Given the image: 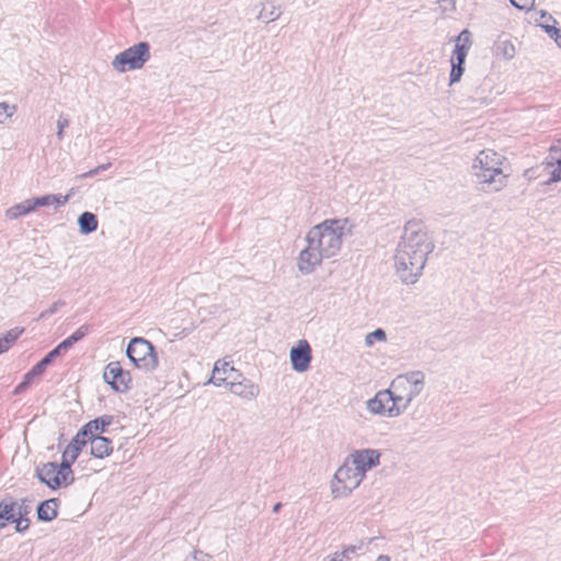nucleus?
Segmentation results:
<instances>
[{
	"mask_svg": "<svg viewBox=\"0 0 561 561\" xmlns=\"http://www.w3.org/2000/svg\"><path fill=\"white\" fill-rule=\"evenodd\" d=\"M110 167H111V163H105V164H101V165H99V169H100V170H101V172H102V171L107 170Z\"/></svg>",
	"mask_w": 561,
	"mask_h": 561,
	"instance_id": "nucleus-49",
	"label": "nucleus"
},
{
	"mask_svg": "<svg viewBox=\"0 0 561 561\" xmlns=\"http://www.w3.org/2000/svg\"><path fill=\"white\" fill-rule=\"evenodd\" d=\"M35 210L32 198L25 199L19 204L9 207L5 210V217L10 220L18 219L22 216H26Z\"/></svg>",
	"mask_w": 561,
	"mask_h": 561,
	"instance_id": "nucleus-21",
	"label": "nucleus"
},
{
	"mask_svg": "<svg viewBox=\"0 0 561 561\" xmlns=\"http://www.w3.org/2000/svg\"><path fill=\"white\" fill-rule=\"evenodd\" d=\"M425 388V374L422 370H411L398 375L391 382L390 389L394 403L390 405L389 416H399Z\"/></svg>",
	"mask_w": 561,
	"mask_h": 561,
	"instance_id": "nucleus-3",
	"label": "nucleus"
},
{
	"mask_svg": "<svg viewBox=\"0 0 561 561\" xmlns=\"http://www.w3.org/2000/svg\"><path fill=\"white\" fill-rule=\"evenodd\" d=\"M47 364L44 363L43 359H41L28 373L34 377H39L44 374L45 369L47 368Z\"/></svg>",
	"mask_w": 561,
	"mask_h": 561,
	"instance_id": "nucleus-37",
	"label": "nucleus"
},
{
	"mask_svg": "<svg viewBox=\"0 0 561 561\" xmlns=\"http://www.w3.org/2000/svg\"><path fill=\"white\" fill-rule=\"evenodd\" d=\"M503 156L485 149L476 157L472 170L481 184L488 186L490 192H500L507 185V176L502 171Z\"/></svg>",
	"mask_w": 561,
	"mask_h": 561,
	"instance_id": "nucleus-4",
	"label": "nucleus"
},
{
	"mask_svg": "<svg viewBox=\"0 0 561 561\" xmlns=\"http://www.w3.org/2000/svg\"><path fill=\"white\" fill-rule=\"evenodd\" d=\"M229 390L243 400H255L260 394V387L244 377H236L228 382Z\"/></svg>",
	"mask_w": 561,
	"mask_h": 561,
	"instance_id": "nucleus-13",
	"label": "nucleus"
},
{
	"mask_svg": "<svg viewBox=\"0 0 561 561\" xmlns=\"http://www.w3.org/2000/svg\"><path fill=\"white\" fill-rule=\"evenodd\" d=\"M65 305H66V302L64 300H57L54 304H51V306L49 308H47L46 310L41 312L38 318L44 319V318L50 317L51 314L56 313L59 310V308L64 307Z\"/></svg>",
	"mask_w": 561,
	"mask_h": 561,
	"instance_id": "nucleus-30",
	"label": "nucleus"
},
{
	"mask_svg": "<svg viewBox=\"0 0 561 561\" xmlns=\"http://www.w3.org/2000/svg\"><path fill=\"white\" fill-rule=\"evenodd\" d=\"M236 377H241V374L227 362H216L213 369V375L206 383H213L217 387L222 385L228 386V382Z\"/></svg>",
	"mask_w": 561,
	"mask_h": 561,
	"instance_id": "nucleus-15",
	"label": "nucleus"
},
{
	"mask_svg": "<svg viewBox=\"0 0 561 561\" xmlns=\"http://www.w3.org/2000/svg\"><path fill=\"white\" fill-rule=\"evenodd\" d=\"M322 561H343V559H341L339 552H335L331 556L325 557Z\"/></svg>",
	"mask_w": 561,
	"mask_h": 561,
	"instance_id": "nucleus-45",
	"label": "nucleus"
},
{
	"mask_svg": "<svg viewBox=\"0 0 561 561\" xmlns=\"http://www.w3.org/2000/svg\"><path fill=\"white\" fill-rule=\"evenodd\" d=\"M280 15V12L278 9H276L275 7H272V10L270 12H266L265 9H263L261 12H260V15L259 18L260 19H264L266 20L267 22H272V21H275L276 19H278Z\"/></svg>",
	"mask_w": 561,
	"mask_h": 561,
	"instance_id": "nucleus-33",
	"label": "nucleus"
},
{
	"mask_svg": "<svg viewBox=\"0 0 561 561\" xmlns=\"http://www.w3.org/2000/svg\"><path fill=\"white\" fill-rule=\"evenodd\" d=\"M16 111L15 105H10L7 102L0 103V124H3L5 119L11 118Z\"/></svg>",
	"mask_w": 561,
	"mask_h": 561,
	"instance_id": "nucleus-27",
	"label": "nucleus"
},
{
	"mask_svg": "<svg viewBox=\"0 0 561 561\" xmlns=\"http://www.w3.org/2000/svg\"><path fill=\"white\" fill-rule=\"evenodd\" d=\"M36 476L41 482L45 483L51 490L68 486L75 480L71 468L62 461L59 465L56 462H46L37 467Z\"/></svg>",
	"mask_w": 561,
	"mask_h": 561,
	"instance_id": "nucleus-8",
	"label": "nucleus"
},
{
	"mask_svg": "<svg viewBox=\"0 0 561 561\" xmlns=\"http://www.w3.org/2000/svg\"><path fill=\"white\" fill-rule=\"evenodd\" d=\"M24 329L22 328H13L9 330L3 336H1L8 344L12 346V344L20 337L23 333Z\"/></svg>",
	"mask_w": 561,
	"mask_h": 561,
	"instance_id": "nucleus-29",
	"label": "nucleus"
},
{
	"mask_svg": "<svg viewBox=\"0 0 561 561\" xmlns=\"http://www.w3.org/2000/svg\"><path fill=\"white\" fill-rule=\"evenodd\" d=\"M540 26L545 30V32L552 38L558 47L561 48V28H557L556 25L551 24H540Z\"/></svg>",
	"mask_w": 561,
	"mask_h": 561,
	"instance_id": "nucleus-26",
	"label": "nucleus"
},
{
	"mask_svg": "<svg viewBox=\"0 0 561 561\" xmlns=\"http://www.w3.org/2000/svg\"><path fill=\"white\" fill-rule=\"evenodd\" d=\"M290 362L293 369L297 373H305L309 369L312 359L310 344L307 340H299L295 346L291 347Z\"/></svg>",
	"mask_w": 561,
	"mask_h": 561,
	"instance_id": "nucleus-11",
	"label": "nucleus"
},
{
	"mask_svg": "<svg viewBox=\"0 0 561 561\" xmlns=\"http://www.w3.org/2000/svg\"><path fill=\"white\" fill-rule=\"evenodd\" d=\"M33 380H34V377L30 373L25 374L23 381L16 386L14 392L20 393V392L24 391L32 383Z\"/></svg>",
	"mask_w": 561,
	"mask_h": 561,
	"instance_id": "nucleus-38",
	"label": "nucleus"
},
{
	"mask_svg": "<svg viewBox=\"0 0 561 561\" xmlns=\"http://www.w3.org/2000/svg\"><path fill=\"white\" fill-rule=\"evenodd\" d=\"M202 554H203V552H202V551H197V550H195V551L193 552V556H192V557H193V561H204V560H202V559L198 557V556H202Z\"/></svg>",
	"mask_w": 561,
	"mask_h": 561,
	"instance_id": "nucleus-47",
	"label": "nucleus"
},
{
	"mask_svg": "<svg viewBox=\"0 0 561 561\" xmlns=\"http://www.w3.org/2000/svg\"><path fill=\"white\" fill-rule=\"evenodd\" d=\"M126 355L137 368L149 371L158 367L154 347L144 337H133L127 345Z\"/></svg>",
	"mask_w": 561,
	"mask_h": 561,
	"instance_id": "nucleus-7",
	"label": "nucleus"
},
{
	"mask_svg": "<svg viewBox=\"0 0 561 561\" xmlns=\"http://www.w3.org/2000/svg\"><path fill=\"white\" fill-rule=\"evenodd\" d=\"M90 331V327L84 324L77 329L70 336H68L73 344L82 340Z\"/></svg>",
	"mask_w": 561,
	"mask_h": 561,
	"instance_id": "nucleus-31",
	"label": "nucleus"
},
{
	"mask_svg": "<svg viewBox=\"0 0 561 561\" xmlns=\"http://www.w3.org/2000/svg\"><path fill=\"white\" fill-rule=\"evenodd\" d=\"M280 507H282V503H276V504L274 505V507H273V512H274V513H278V512H279V510H280Z\"/></svg>",
	"mask_w": 561,
	"mask_h": 561,
	"instance_id": "nucleus-50",
	"label": "nucleus"
},
{
	"mask_svg": "<svg viewBox=\"0 0 561 561\" xmlns=\"http://www.w3.org/2000/svg\"><path fill=\"white\" fill-rule=\"evenodd\" d=\"M357 549H358V547H356V546H348L344 550L339 552V554H340L341 559H343V561H348L350 554L355 553L357 551Z\"/></svg>",
	"mask_w": 561,
	"mask_h": 561,
	"instance_id": "nucleus-40",
	"label": "nucleus"
},
{
	"mask_svg": "<svg viewBox=\"0 0 561 561\" xmlns=\"http://www.w3.org/2000/svg\"><path fill=\"white\" fill-rule=\"evenodd\" d=\"M114 417L112 415H102L87 423L83 428L89 435L103 433L105 428L113 423Z\"/></svg>",
	"mask_w": 561,
	"mask_h": 561,
	"instance_id": "nucleus-22",
	"label": "nucleus"
},
{
	"mask_svg": "<svg viewBox=\"0 0 561 561\" xmlns=\"http://www.w3.org/2000/svg\"><path fill=\"white\" fill-rule=\"evenodd\" d=\"M511 4L518 10H529L535 0H510Z\"/></svg>",
	"mask_w": 561,
	"mask_h": 561,
	"instance_id": "nucleus-36",
	"label": "nucleus"
},
{
	"mask_svg": "<svg viewBox=\"0 0 561 561\" xmlns=\"http://www.w3.org/2000/svg\"><path fill=\"white\" fill-rule=\"evenodd\" d=\"M434 248V242L422 221L409 220L404 225L394 254L396 271L404 284L417 282Z\"/></svg>",
	"mask_w": 561,
	"mask_h": 561,
	"instance_id": "nucleus-2",
	"label": "nucleus"
},
{
	"mask_svg": "<svg viewBox=\"0 0 561 561\" xmlns=\"http://www.w3.org/2000/svg\"><path fill=\"white\" fill-rule=\"evenodd\" d=\"M94 171H95V174H96V175L101 172V170L99 169V167L94 168Z\"/></svg>",
	"mask_w": 561,
	"mask_h": 561,
	"instance_id": "nucleus-51",
	"label": "nucleus"
},
{
	"mask_svg": "<svg viewBox=\"0 0 561 561\" xmlns=\"http://www.w3.org/2000/svg\"><path fill=\"white\" fill-rule=\"evenodd\" d=\"M150 57V45L147 42H139L117 54L112 59L111 66L118 73L139 70Z\"/></svg>",
	"mask_w": 561,
	"mask_h": 561,
	"instance_id": "nucleus-5",
	"label": "nucleus"
},
{
	"mask_svg": "<svg viewBox=\"0 0 561 561\" xmlns=\"http://www.w3.org/2000/svg\"><path fill=\"white\" fill-rule=\"evenodd\" d=\"M364 478L345 458L344 462L337 468L331 483V493L334 499L346 497L359 486Z\"/></svg>",
	"mask_w": 561,
	"mask_h": 561,
	"instance_id": "nucleus-6",
	"label": "nucleus"
},
{
	"mask_svg": "<svg viewBox=\"0 0 561 561\" xmlns=\"http://www.w3.org/2000/svg\"><path fill=\"white\" fill-rule=\"evenodd\" d=\"M32 511L31 501L22 499L20 501L4 500L0 502V514L2 517L3 527L10 519L18 517H25Z\"/></svg>",
	"mask_w": 561,
	"mask_h": 561,
	"instance_id": "nucleus-12",
	"label": "nucleus"
},
{
	"mask_svg": "<svg viewBox=\"0 0 561 561\" xmlns=\"http://www.w3.org/2000/svg\"><path fill=\"white\" fill-rule=\"evenodd\" d=\"M9 522L15 523V529L18 533H23L30 527V519L26 517L16 516V519H10Z\"/></svg>",
	"mask_w": 561,
	"mask_h": 561,
	"instance_id": "nucleus-35",
	"label": "nucleus"
},
{
	"mask_svg": "<svg viewBox=\"0 0 561 561\" xmlns=\"http://www.w3.org/2000/svg\"><path fill=\"white\" fill-rule=\"evenodd\" d=\"M347 219H325L308 230L306 247L297 259V268L302 275H310L323 260L334 257L341 251L347 233Z\"/></svg>",
	"mask_w": 561,
	"mask_h": 561,
	"instance_id": "nucleus-1",
	"label": "nucleus"
},
{
	"mask_svg": "<svg viewBox=\"0 0 561 561\" xmlns=\"http://www.w3.org/2000/svg\"><path fill=\"white\" fill-rule=\"evenodd\" d=\"M380 457L381 454L379 450L365 448L352 451L346 458L365 479L367 471L380 463Z\"/></svg>",
	"mask_w": 561,
	"mask_h": 561,
	"instance_id": "nucleus-10",
	"label": "nucleus"
},
{
	"mask_svg": "<svg viewBox=\"0 0 561 561\" xmlns=\"http://www.w3.org/2000/svg\"><path fill=\"white\" fill-rule=\"evenodd\" d=\"M394 403L391 389L378 391L374 398L367 401V409L373 414L388 415L390 405Z\"/></svg>",
	"mask_w": 561,
	"mask_h": 561,
	"instance_id": "nucleus-16",
	"label": "nucleus"
},
{
	"mask_svg": "<svg viewBox=\"0 0 561 561\" xmlns=\"http://www.w3.org/2000/svg\"><path fill=\"white\" fill-rule=\"evenodd\" d=\"M451 70L449 76V85L458 82L463 75L465 68L462 64L455 62V59L451 58Z\"/></svg>",
	"mask_w": 561,
	"mask_h": 561,
	"instance_id": "nucleus-24",
	"label": "nucleus"
},
{
	"mask_svg": "<svg viewBox=\"0 0 561 561\" xmlns=\"http://www.w3.org/2000/svg\"><path fill=\"white\" fill-rule=\"evenodd\" d=\"M387 340V334L382 329H376L375 331L368 333L365 337L366 346L370 347L374 345L375 341L385 342Z\"/></svg>",
	"mask_w": 561,
	"mask_h": 561,
	"instance_id": "nucleus-25",
	"label": "nucleus"
},
{
	"mask_svg": "<svg viewBox=\"0 0 561 561\" xmlns=\"http://www.w3.org/2000/svg\"><path fill=\"white\" fill-rule=\"evenodd\" d=\"M456 46H463L465 50H469L471 46V33L468 30H463L456 38Z\"/></svg>",
	"mask_w": 561,
	"mask_h": 561,
	"instance_id": "nucleus-28",
	"label": "nucleus"
},
{
	"mask_svg": "<svg viewBox=\"0 0 561 561\" xmlns=\"http://www.w3.org/2000/svg\"><path fill=\"white\" fill-rule=\"evenodd\" d=\"M88 443H90L91 455L95 458L103 459L113 451V443L107 437L92 434L89 436Z\"/></svg>",
	"mask_w": 561,
	"mask_h": 561,
	"instance_id": "nucleus-18",
	"label": "nucleus"
},
{
	"mask_svg": "<svg viewBox=\"0 0 561 561\" xmlns=\"http://www.w3.org/2000/svg\"><path fill=\"white\" fill-rule=\"evenodd\" d=\"M89 436L90 435L82 427L65 448L61 461L68 465L69 468H71V465L77 460L80 451L88 443Z\"/></svg>",
	"mask_w": 561,
	"mask_h": 561,
	"instance_id": "nucleus-14",
	"label": "nucleus"
},
{
	"mask_svg": "<svg viewBox=\"0 0 561 561\" xmlns=\"http://www.w3.org/2000/svg\"><path fill=\"white\" fill-rule=\"evenodd\" d=\"M70 124V121L64 116V115H59L58 119H57V138L59 140H61L64 138V130L65 128H67Z\"/></svg>",
	"mask_w": 561,
	"mask_h": 561,
	"instance_id": "nucleus-32",
	"label": "nucleus"
},
{
	"mask_svg": "<svg viewBox=\"0 0 561 561\" xmlns=\"http://www.w3.org/2000/svg\"><path fill=\"white\" fill-rule=\"evenodd\" d=\"M103 379L116 392L124 393L130 389V374L123 369L119 362H111L105 366Z\"/></svg>",
	"mask_w": 561,
	"mask_h": 561,
	"instance_id": "nucleus-9",
	"label": "nucleus"
},
{
	"mask_svg": "<svg viewBox=\"0 0 561 561\" xmlns=\"http://www.w3.org/2000/svg\"><path fill=\"white\" fill-rule=\"evenodd\" d=\"M11 347L2 337H0V354L7 352Z\"/></svg>",
	"mask_w": 561,
	"mask_h": 561,
	"instance_id": "nucleus-44",
	"label": "nucleus"
},
{
	"mask_svg": "<svg viewBox=\"0 0 561 561\" xmlns=\"http://www.w3.org/2000/svg\"><path fill=\"white\" fill-rule=\"evenodd\" d=\"M94 175H96V174H95L94 169H92V170H90V171H88L85 173H82V174L78 175L77 179H85V178H91V176H94Z\"/></svg>",
	"mask_w": 561,
	"mask_h": 561,
	"instance_id": "nucleus-46",
	"label": "nucleus"
},
{
	"mask_svg": "<svg viewBox=\"0 0 561 561\" xmlns=\"http://www.w3.org/2000/svg\"><path fill=\"white\" fill-rule=\"evenodd\" d=\"M75 194V190L71 188L67 195L61 194H47L41 197L32 198L35 209L43 206H61L65 205L69 198Z\"/></svg>",
	"mask_w": 561,
	"mask_h": 561,
	"instance_id": "nucleus-19",
	"label": "nucleus"
},
{
	"mask_svg": "<svg viewBox=\"0 0 561 561\" xmlns=\"http://www.w3.org/2000/svg\"><path fill=\"white\" fill-rule=\"evenodd\" d=\"M377 561H390V557H389V556H386V554H380V556L377 558Z\"/></svg>",
	"mask_w": 561,
	"mask_h": 561,
	"instance_id": "nucleus-48",
	"label": "nucleus"
},
{
	"mask_svg": "<svg viewBox=\"0 0 561 561\" xmlns=\"http://www.w3.org/2000/svg\"><path fill=\"white\" fill-rule=\"evenodd\" d=\"M540 18H541V20L545 21L543 24H549V22H552L553 23L552 25H556L558 23L557 20L550 13H548L543 10L540 12Z\"/></svg>",
	"mask_w": 561,
	"mask_h": 561,
	"instance_id": "nucleus-43",
	"label": "nucleus"
},
{
	"mask_svg": "<svg viewBox=\"0 0 561 561\" xmlns=\"http://www.w3.org/2000/svg\"><path fill=\"white\" fill-rule=\"evenodd\" d=\"M468 50H465L463 46H455L453 57L455 62L465 65Z\"/></svg>",
	"mask_w": 561,
	"mask_h": 561,
	"instance_id": "nucleus-34",
	"label": "nucleus"
},
{
	"mask_svg": "<svg viewBox=\"0 0 561 561\" xmlns=\"http://www.w3.org/2000/svg\"><path fill=\"white\" fill-rule=\"evenodd\" d=\"M545 172L549 175L550 182L561 180V141L550 148L545 162Z\"/></svg>",
	"mask_w": 561,
	"mask_h": 561,
	"instance_id": "nucleus-17",
	"label": "nucleus"
},
{
	"mask_svg": "<svg viewBox=\"0 0 561 561\" xmlns=\"http://www.w3.org/2000/svg\"><path fill=\"white\" fill-rule=\"evenodd\" d=\"M59 501L49 499L43 501L37 507V518L43 522H51L57 517V508Z\"/></svg>",
	"mask_w": 561,
	"mask_h": 561,
	"instance_id": "nucleus-20",
	"label": "nucleus"
},
{
	"mask_svg": "<svg viewBox=\"0 0 561 561\" xmlns=\"http://www.w3.org/2000/svg\"><path fill=\"white\" fill-rule=\"evenodd\" d=\"M78 225L82 234H89L98 229V218L93 213L84 211L79 216Z\"/></svg>",
	"mask_w": 561,
	"mask_h": 561,
	"instance_id": "nucleus-23",
	"label": "nucleus"
},
{
	"mask_svg": "<svg viewBox=\"0 0 561 561\" xmlns=\"http://www.w3.org/2000/svg\"><path fill=\"white\" fill-rule=\"evenodd\" d=\"M75 344L72 343V341L67 337L62 342H60L56 348L57 351L60 353V355H64L66 352H68Z\"/></svg>",
	"mask_w": 561,
	"mask_h": 561,
	"instance_id": "nucleus-39",
	"label": "nucleus"
},
{
	"mask_svg": "<svg viewBox=\"0 0 561 561\" xmlns=\"http://www.w3.org/2000/svg\"><path fill=\"white\" fill-rule=\"evenodd\" d=\"M503 54L504 56L507 58V59H511L514 57L515 55V48L514 46L508 43V42H504L503 43Z\"/></svg>",
	"mask_w": 561,
	"mask_h": 561,
	"instance_id": "nucleus-41",
	"label": "nucleus"
},
{
	"mask_svg": "<svg viewBox=\"0 0 561 561\" xmlns=\"http://www.w3.org/2000/svg\"><path fill=\"white\" fill-rule=\"evenodd\" d=\"M58 356H61L60 353L57 351V348H53L48 354H46L42 359L44 360V363H46L47 365H50L53 363V360L58 357Z\"/></svg>",
	"mask_w": 561,
	"mask_h": 561,
	"instance_id": "nucleus-42",
	"label": "nucleus"
}]
</instances>
